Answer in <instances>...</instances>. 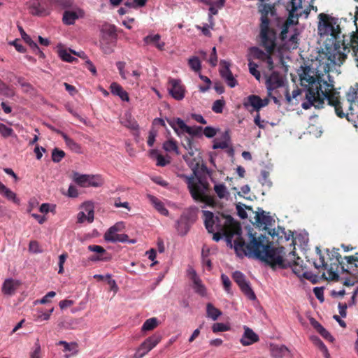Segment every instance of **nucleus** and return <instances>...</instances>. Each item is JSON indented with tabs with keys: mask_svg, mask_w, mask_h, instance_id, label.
Here are the masks:
<instances>
[{
	"mask_svg": "<svg viewBox=\"0 0 358 358\" xmlns=\"http://www.w3.org/2000/svg\"><path fill=\"white\" fill-rule=\"evenodd\" d=\"M250 52L255 59L260 60H264L268 54V52H264L258 47H252L250 48Z\"/></svg>",
	"mask_w": 358,
	"mask_h": 358,
	"instance_id": "e433bc0d",
	"label": "nucleus"
},
{
	"mask_svg": "<svg viewBox=\"0 0 358 358\" xmlns=\"http://www.w3.org/2000/svg\"><path fill=\"white\" fill-rule=\"evenodd\" d=\"M150 201L153 204L155 209L163 215H168L169 210L164 207V203L157 197L150 196Z\"/></svg>",
	"mask_w": 358,
	"mask_h": 358,
	"instance_id": "cd10ccee",
	"label": "nucleus"
},
{
	"mask_svg": "<svg viewBox=\"0 0 358 358\" xmlns=\"http://www.w3.org/2000/svg\"><path fill=\"white\" fill-rule=\"evenodd\" d=\"M221 280L224 286V289L229 293L230 292V288L231 282L227 275L225 274H222L221 275Z\"/></svg>",
	"mask_w": 358,
	"mask_h": 358,
	"instance_id": "680f3d73",
	"label": "nucleus"
},
{
	"mask_svg": "<svg viewBox=\"0 0 358 358\" xmlns=\"http://www.w3.org/2000/svg\"><path fill=\"white\" fill-rule=\"evenodd\" d=\"M13 132V130L7 127L6 124L3 123H0V133L4 137H8L12 135Z\"/></svg>",
	"mask_w": 358,
	"mask_h": 358,
	"instance_id": "4d7b16f0",
	"label": "nucleus"
},
{
	"mask_svg": "<svg viewBox=\"0 0 358 358\" xmlns=\"http://www.w3.org/2000/svg\"><path fill=\"white\" fill-rule=\"evenodd\" d=\"M344 259L347 261L346 265L349 266L348 270L358 268V252L354 255L345 256ZM348 273H350V271Z\"/></svg>",
	"mask_w": 358,
	"mask_h": 358,
	"instance_id": "72a5a7b5",
	"label": "nucleus"
},
{
	"mask_svg": "<svg viewBox=\"0 0 358 358\" xmlns=\"http://www.w3.org/2000/svg\"><path fill=\"white\" fill-rule=\"evenodd\" d=\"M313 292L316 296V298L321 302H323L324 299V290L322 287H315L313 289Z\"/></svg>",
	"mask_w": 358,
	"mask_h": 358,
	"instance_id": "338daca9",
	"label": "nucleus"
},
{
	"mask_svg": "<svg viewBox=\"0 0 358 358\" xmlns=\"http://www.w3.org/2000/svg\"><path fill=\"white\" fill-rule=\"evenodd\" d=\"M57 134H60L64 140L66 145L73 152L76 153H81V147L74 140L69 138L65 133L59 130H55Z\"/></svg>",
	"mask_w": 358,
	"mask_h": 358,
	"instance_id": "b1692460",
	"label": "nucleus"
},
{
	"mask_svg": "<svg viewBox=\"0 0 358 358\" xmlns=\"http://www.w3.org/2000/svg\"><path fill=\"white\" fill-rule=\"evenodd\" d=\"M202 1L207 5H213L219 8H222L225 3V0H203Z\"/></svg>",
	"mask_w": 358,
	"mask_h": 358,
	"instance_id": "e2e57ef3",
	"label": "nucleus"
},
{
	"mask_svg": "<svg viewBox=\"0 0 358 358\" xmlns=\"http://www.w3.org/2000/svg\"><path fill=\"white\" fill-rule=\"evenodd\" d=\"M256 222L260 224L267 225L270 222V217L266 215L264 213H257L255 216Z\"/></svg>",
	"mask_w": 358,
	"mask_h": 358,
	"instance_id": "8fccbe9b",
	"label": "nucleus"
},
{
	"mask_svg": "<svg viewBox=\"0 0 358 358\" xmlns=\"http://www.w3.org/2000/svg\"><path fill=\"white\" fill-rule=\"evenodd\" d=\"M214 191L220 199L227 198L229 196L227 189L226 186L222 183L215 185Z\"/></svg>",
	"mask_w": 358,
	"mask_h": 358,
	"instance_id": "2f4dec72",
	"label": "nucleus"
},
{
	"mask_svg": "<svg viewBox=\"0 0 358 358\" xmlns=\"http://www.w3.org/2000/svg\"><path fill=\"white\" fill-rule=\"evenodd\" d=\"M225 105V101L223 99H218L214 101L212 110L216 113H221L223 111V108Z\"/></svg>",
	"mask_w": 358,
	"mask_h": 358,
	"instance_id": "a18cd8bd",
	"label": "nucleus"
},
{
	"mask_svg": "<svg viewBox=\"0 0 358 358\" xmlns=\"http://www.w3.org/2000/svg\"><path fill=\"white\" fill-rule=\"evenodd\" d=\"M85 210L87 213V220L91 223L94 220V207L91 203L87 202L83 204Z\"/></svg>",
	"mask_w": 358,
	"mask_h": 358,
	"instance_id": "ea45409f",
	"label": "nucleus"
},
{
	"mask_svg": "<svg viewBox=\"0 0 358 358\" xmlns=\"http://www.w3.org/2000/svg\"><path fill=\"white\" fill-rule=\"evenodd\" d=\"M176 228L180 236L185 235L189 229L187 222L183 219L177 221Z\"/></svg>",
	"mask_w": 358,
	"mask_h": 358,
	"instance_id": "7c9ffc66",
	"label": "nucleus"
},
{
	"mask_svg": "<svg viewBox=\"0 0 358 358\" xmlns=\"http://www.w3.org/2000/svg\"><path fill=\"white\" fill-rule=\"evenodd\" d=\"M163 148L166 152H176V153H178L177 143L173 139H169L165 141L163 144Z\"/></svg>",
	"mask_w": 358,
	"mask_h": 358,
	"instance_id": "4c0bfd02",
	"label": "nucleus"
},
{
	"mask_svg": "<svg viewBox=\"0 0 358 358\" xmlns=\"http://www.w3.org/2000/svg\"><path fill=\"white\" fill-rule=\"evenodd\" d=\"M59 55L63 61L67 62H73L76 59L66 50H60L59 51Z\"/></svg>",
	"mask_w": 358,
	"mask_h": 358,
	"instance_id": "49530a36",
	"label": "nucleus"
},
{
	"mask_svg": "<svg viewBox=\"0 0 358 358\" xmlns=\"http://www.w3.org/2000/svg\"><path fill=\"white\" fill-rule=\"evenodd\" d=\"M122 124L124 127L131 130L137 131L139 128L137 122L131 117L127 118L124 122H122Z\"/></svg>",
	"mask_w": 358,
	"mask_h": 358,
	"instance_id": "79ce46f5",
	"label": "nucleus"
},
{
	"mask_svg": "<svg viewBox=\"0 0 358 358\" xmlns=\"http://www.w3.org/2000/svg\"><path fill=\"white\" fill-rule=\"evenodd\" d=\"M0 94L6 96H13V92L10 90L9 87L4 83L1 79H0Z\"/></svg>",
	"mask_w": 358,
	"mask_h": 358,
	"instance_id": "09e8293b",
	"label": "nucleus"
},
{
	"mask_svg": "<svg viewBox=\"0 0 358 358\" xmlns=\"http://www.w3.org/2000/svg\"><path fill=\"white\" fill-rule=\"evenodd\" d=\"M65 152L63 150L55 148L52 152V159L54 162H59L64 157Z\"/></svg>",
	"mask_w": 358,
	"mask_h": 358,
	"instance_id": "c03bdc74",
	"label": "nucleus"
},
{
	"mask_svg": "<svg viewBox=\"0 0 358 358\" xmlns=\"http://www.w3.org/2000/svg\"><path fill=\"white\" fill-rule=\"evenodd\" d=\"M259 341L258 335L250 328L244 327V334L240 340L243 346H248Z\"/></svg>",
	"mask_w": 358,
	"mask_h": 358,
	"instance_id": "412c9836",
	"label": "nucleus"
},
{
	"mask_svg": "<svg viewBox=\"0 0 358 358\" xmlns=\"http://www.w3.org/2000/svg\"><path fill=\"white\" fill-rule=\"evenodd\" d=\"M323 74L311 66L302 67V73H299L301 85L306 88V97L307 102L302 103L304 109L311 106L317 108H322L324 100L329 106H334L336 115L340 118L348 117L342 108L339 93L334 90V85L327 83L322 77Z\"/></svg>",
	"mask_w": 358,
	"mask_h": 358,
	"instance_id": "f03ea898",
	"label": "nucleus"
},
{
	"mask_svg": "<svg viewBox=\"0 0 358 358\" xmlns=\"http://www.w3.org/2000/svg\"><path fill=\"white\" fill-rule=\"evenodd\" d=\"M288 353V349L285 345L271 346V357L273 358H282Z\"/></svg>",
	"mask_w": 358,
	"mask_h": 358,
	"instance_id": "a878e982",
	"label": "nucleus"
},
{
	"mask_svg": "<svg viewBox=\"0 0 358 358\" xmlns=\"http://www.w3.org/2000/svg\"><path fill=\"white\" fill-rule=\"evenodd\" d=\"M148 0H133L124 2V6L127 8H138L145 6Z\"/></svg>",
	"mask_w": 358,
	"mask_h": 358,
	"instance_id": "58836bf2",
	"label": "nucleus"
},
{
	"mask_svg": "<svg viewBox=\"0 0 358 358\" xmlns=\"http://www.w3.org/2000/svg\"><path fill=\"white\" fill-rule=\"evenodd\" d=\"M15 78L17 79L18 84L24 88V92H29L34 90L33 86L29 83L27 82L23 77L15 76Z\"/></svg>",
	"mask_w": 358,
	"mask_h": 358,
	"instance_id": "37998d69",
	"label": "nucleus"
},
{
	"mask_svg": "<svg viewBox=\"0 0 358 358\" xmlns=\"http://www.w3.org/2000/svg\"><path fill=\"white\" fill-rule=\"evenodd\" d=\"M83 15V12L80 9L78 10H65L63 13L62 21L64 24L71 25Z\"/></svg>",
	"mask_w": 358,
	"mask_h": 358,
	"instance_id": "4be33fe9",
	"label": "nucleus"
},
{
	"mask_svg": "<svg viewBox=\"0 0 358 358\" xmlns=\"http://www.w3.org/2000/svg\"><path fill=\"white\" fill-rule=\"evenodd\" d=\"M152 155L156 154L157 155V165L159 166H165L168 164L170 163V161L168 159H166L165 157L160 155L157 154V150H152L151 152Z\"/></svg>",
	"mask_w": 358,
	"mask_h": 358,
	"instance_id": "de8ad7c7",
	"label": "nucleus"
},
{
	"mask_svg": "<svg viewBox=\"0 0 358 358\" xmlns=\"http://www.w3.org/2000/svg\"><path fill=\"white\" fill-rule=\"evenodd\" d=\"M289 24L290 22H289L288 20L282 24V30L280 34V38L282 41H285L287 37V34L288 33Z\"/></svg>",
	"mask_w": 358,
	"mask_h": 358,
	"instance_id": "bf43d9fd",
	"label": "nucleus"
},
{
	"mask_svg": "<svg viewBox=\"0 0 358 358\" xmlns=\"http://www.w3.org/2000/svg\"><path fill=\"white\" fill-rule=\"evenodd\" d=\"M55 208V205H50L49 203H43L40 206V212L42 213H48L50 211H53Z\"/></svg>",
	"mask_w": 358,
	"mask_h": 358,
	"instance_id": "69168bd1",
	"label": "nucleus"
},
{
	"mask_svg": "<svg viewBox=\"0 0 358 358\" xmlns=\"http://www.w3.org/2000/svg\"><path fill=\"white\" fill-rule=\"evenodd\" d=\"M58 345H62L64 347V352H71V355H75L78 352V345L76 342L67 343L64 341H60L57 343Z\"/></svg>",
	"mask_w": 358,
	"mask_h": 358,
	"instance_id": "bb28decb",
	"label": "nucleus"
},
{
	"mask_svg": "<svg viewBox=\"0 0 358 358\" xmlns=\"http://www.w3.org/2000/svg\"><path fill=\"white\" fill-rule=\"evenodd\" d=\"M34 348V350L31 353L30 358H41V346L38 341L35 343Z\"/></svg>",
	"mask_w": 358,
	"mask_h": 358,
	"instance_id": "774afa93",
	"label": "nucleus"
},
{
	"mask_svg": "<svg viewBox=\"0 0 358 358\" xmlns=\"http://www.w3.org/2000/svg\"><path fill=\"white\" fill-rule=\"evenodd\" d=\"M204 224L208 232L213 234V239L218 242L222 236L226 241L231 243L235 235L237 236L234 241L241 236V227L237 221L229 215L218 213L215 216L208 210L203 211Z\"/></svg>",
	"mask_w": 358,
	"mask_h": 358,
	"instance_id": "7ed1b4c3",
	"label": "nucleus"
},
{
	"mask_svg": "<svg viewBox=\"0 0 358 358\" xmlns=\"http://www.w3.org/2000/svg\"><path fill=\"white\" fill-rule=\"evenodd\" d=\"M166 121L178 136L190 131V127L187 126L185 122L179 117L166 119Z\"/></svg>",
	"mask_w": 358,
	"mask_h": 358,
	"instance_id": "6ab92c4d",
	"label": "nucleus"
},
{
	"mask_svg": "<svg viewBox=\"0 0 358 358\" xmlns=\"http://www.w3.org/2000/svg\"><path fill=\"white\" fill-rule=\"evenodd\" d=\"M233 280L239 286L242 292L250 300H255L256 296L252 289L249 282L245 280V276L241 271H235L232 275Z\"/></svg>",
	"mask_w": 358,
	"mask_h": 358,
	"instance_id": "ddd939ff",
	"label": "nucleus"
},
{
	"mask_svg": "<svg viewBox=\"0 0 358 358\" xmlns=\"http://www.w3.org/2000/svg\"><path fill=\"white\" fill-rule=\"evenodd\" d=\"M158 325V321L156 317H152L150 319H148L145 321L143 323L141 331H151L155 329Z\"/></svg>",
	"mask_w": 358,
	"mask_h": 358,
	"instance_id": "473e14b6",
	"label": "nucleus"
},
{
	"mask_svg": "<svg viewBox=\"0 0 358 358\" xmlns=\"http://www.w3.org/2000/svg\"><path fill=\"white\" fill-rule=\"evenodd\" d=\"M300 94H301V90L299 88H297L292 91V96H291L289 93V90L287 89L285 90V98H286L287 103H289L292 101V99L297 97Z\"/></svg>",
	"mask_w": 358,
	"mask_h": 358,
	"instance_id": "052dcab7",
	"label": "nucleus"
},
{
	"mask_svg": "<svg viewBox=\"0 0 358 358\" xmlns=\"http://www.w3.org/2000/svg\"><path fill=\"white\" fill-rule=\"evenodd\" d=\"M310 324L320 334H322L323 332L326 330V329H324V327L315 319L310 320Z\"/></svg>",
	"mask_w": 358,
	"mask_h": 358,
	"instance_id": "0e129e2a",
	"label": "nucleus"
},
{
	"mask_svg": "<svg viewBox=\"0 0 358 358\" xmlns=\"http://www.w3.org/2000/svg\"><path fill=\"white\" fill-rule=\"evenodd\" d=\"M230 329L229 326L224 323H215L212 327V330L214 333L226 331Z\"/></svg>",
	"mask_w": 358,
	"mask_h": 358,
	"instance_id": "603ef678",
	"label": "nucleus"
},
{
	"mask_svg": "<svg viewBox=\"0 0 358 358\" xmlns=\"http://www.w3.org/2000/svg\"><path fill=\"white\" fill-rule=\"evenodd\" d=\"M206 313L213 320H216L222 315V312L210 303L206 306Z\"/></svg>",
	"mask_w": 358,
	"mask_h": 358,
	"instance_id": "c85d7f7f",
	"label": "nucleus"
},
{
	"mask_svg": "<svg viewBox=\"0 0 358 358\" xmlns=\"http://www.w3.org/2000/svg\"><path fill=\"white\" fill-rule=\"evenodd\" d=\"M268 11L261 16L259 39L260 45L265 51L274 52L277 46V31L274 28L269 26Z\"/></svg>",
	"mask_w": 358,
	"mask_h": 358,
	"instance_id": "0eeeda50",
	"label": "nucleus"
},
{
	"mask_svg": "<svg viewBox=\"0 0 358 358\" xmlns=\"http://www.w3.org/2000/svg\"><path fill=\"white\" fill-rule=\"evenodd\" d=\"M87 249L91 252H96V255L99 256H108L107 252L102 246L97 245H90L87 247Z\"/></svg>",
	"mask_w": 358,
	"mask_h": 358,
	"instance_id": "a19ab883",
	"label": "nucleus"
},
{
	"mask_svg": "<svg viewBox=\"0 0 358 358\" xmlns=\"http://www.w3.org/2000/svg\"><path fill=\"white\" fill-rule=\"evenodd\" d=\"M122 226V222H118L110 227L104 234V239L108 242L116 243L121 242L125 243L129 242L130 243H135L136 241L135 239H129V236L125 234H117V231L120 230Z\"/></svg>",
	"mask_w": 358,
	"mask_h": 358,
	"instance_id": "9b49d317",
	"label": "nucleus"
},
{
	"mask_svg": "<svg viewBox=\"0 0 358 358\" xmlns=\"http://www.w3.org/2000/svg\"><path fill=\"white\" fill-rule=\"evenodd\" d=\"M72 178L78 185L83 187H101L103 183L102 178L99 176L80 174L78 172H73Z\"/></svg>",
	"mask_w": 358,
	"mask_h": 358,
	"instance_id": "9d476101",
	"label": "nucleus"
},
{
	"mask_svg": "<svg viewBox=\"0 0 358 358\" xmlns=\"http://www.w3.org/2000/svg\"><path fill=\"white\" fill-rule=\"evenodd\" d=\"M338 249L334 248L329 255V250L327 249V252L329 256V259L331 261L335 259V262L331 263L328 268V264L324 260V257L322 254V251L319 247H316V252L319 256L318 261L314 262V266L316 268L327 269L329 279L334 280H338L339 275L338 274V268L341 267L343 271L348 272L349 266L343 262L344 258L338 252Z\"/></svg>",
	"mask_w": 358,
	"mask_h": 358,
	"instance_id": "39448f33",
	"label": "nucleus"
},
{
	"mask_svg": "<svg viewBox=\"0 0 358 358\" xmlns=\"http://www.w3.org/2000/svg\"><path fill=\"white\" fill-rule=\"evenodd\" d=\"M161 341V336L153 335L146 338L138 348L134 355V358H142L153 349Z\"/></svg>",
	"mask_w": 358,
	"mask_h": 358,
	"instance_id": "f8f14e48",
	"label": "nucleus"
},
{
	"mask_svg": "<svg viewBox=\"0 0 358 358\" xmlns=\"http://www.w3.org/2000/svg\"><path fill=\"white\" fill-rule=\"evenodd\" d=\"M3 195L7 199L12 201L15 203H20V199L17 197L16 194L11 191L10 189H8Z\"/></svg>",
	"mask_w": 358,
	"mask_h": 358,
	"instance_id": "5fc2aeb1",
	"label": "nucleus"
},
{
	"mask_svg": "<svg viewBox=\"0 0 358 358\" xmlns=\"http://www.w3.org/2000/svg\"><path fill=\"white\" fill-rule=\"evenodd\" d=\"M223 137H224V140L222 141H214V143L213 145V149H219V148L225 149L229 147L228 141L229 140V135L228 131L224 132Z\"/></svg>",
	"mask_w": 358,
	"mask_h": 358,
	"instance_id": "f704fd0d",
	"label": "nucleus"
},
{
	"mask_svg": "<svg viewBox=\"0 0 358 358\" xmlns=\"http://www.w3.org/2000/svg\"><path fill=\"white\" fill-rule=\"evenodd\" d=\"M208 254L209 250H207L206 252H205L203 250H202V263L210 271L212 268V262L211 260L208 258Z\"/></svg>",
	"mask_w": 358,
	"mask_h": 358,
	"instance_id": "864d4df0",
	"label": "nucleus"
},
{
	"mask_svg": "<svg viewBox=\"0 0 358 358\" xmlns=\"http://www.w3.org/2000/svg\"><path fill=\"white\" fill-rule=\"evenodd\" d=\"M220 66V76L222 78L225 80L228 86H229L230 87H234L236 85H237V80L234 77L232 72L229 69L230 63L225 60H221Z\"/></svg>",
	"mask_w": 358,
	"mask_h": 358,
	"instance_id": "4468645a",
	"label": "nucleus"
},
{
	"mask_svg": "<svg viewBox=\"0 0 358 358\" xmlns=\"http://www.w3.org/2000/svg\"><path fill=\"white\" fill-rule=\"evenodd\" d=\"M268 103V100L267 99H262L260 96L257 95H250L248 96L243 102V106L245 108L248 109L250 106L252 107L253 110L257 111V113L259 110Z\"/></svg>",
	"mask_w": 358,
	"mask_h": 358,
	"instance_id": "2eb2a0df",
	"label": "nucleus"
},
{
	"mask_svg": "<svg viewBox=\"0 0 358 358\" xmlns=\"http://www.w3.org/2000/svg\"><path fill=\"white\" fill-rule=\"evenodd\" d=\"M247 229L248 243L243 237L238 238L234 242V249L238 255L241 253L249 257H255L274 268L278 266L285 268L290 267L298 276L304 275L303 260L296 256L292 251L289 259H284L280 253L284 248H274L270 245L266 237L262 234L257 236V233L251 227Z\"/></svg>",
	"mask_w": 358,
	"mask_h": 358,
	"instance_id": "f257e3e1",
	"label": "nucleus"
},
{
	"mask_svg": "<svg viewBox=\"0 0 358 358\" xmlns=\"http://www.w3.org/2000/svg\"><path fill=\"white\" fill-rule=\"evenodd\" d=\"M261 177L260 182L263 185H271V182L268 180L269 172L265 170L261 171Z\"/></svg>",
	"mask_w": 358,
	"mask_h": 358,
	"instance_id": "6e6d98bb",
	"label": "nucleus"
},
{
	"mask_svg": "<svg viewBox=\"0 0 358 358\" xmlns=\"http://www.w3.org/2000/svg\"><path fill=\"white\" fill-rule=\"evenodd\" d=\"M144 45H152L160 51L164 50L165 43L161 41L159 34H149L143 38Z\"/></svg>",
	"mask_w": 358,
	"mask_h": 358,
	"instance_id": "aec40b11",
	"label": "nucleus"
},
{
	"mask_svg": "<svg viewBox=\"0 0 358 358\" xmlns=\"http://www.w3.org/2000/svg\"><path fill=\"white\" fill-rule=\"evenodd\" d=\"M350 46L355 54H358V36L352 35L350 38ZM348 101L352 103L358 101V84L355 87H351L347 94Z\"/></svg>",
	"mask_w": 358,
	"mask_h": 358,
	"instance_id": "a211bd4d",
	"label": "nucleus"
},
{
	"mask_svg": "<svg viewBox=\"0 0 358 358\" xmlns=\"http://www.w3.org/2000/svg\"><path fill=\"white\" fill-rule=\"evenodd\" d=\"M250 73L258 80H260L261 74L260 72L257 69V65L252 62L248 64Z\"/></svg>",
	"mask_w": 358,
	"mask_h": 358,
	"instance_id": "3c124183",
	"label": "nucleus"
},
{
	"mask_svg": "<svg viewBox=\"0 0 358 358\" xmlns=\"http://www.w3.org/2000/svg\"><path fill=\"white\" fill-rule=\"evenodd\" d=\"M110 92L115 96H118L122 101H129V97L128 93L124 90L123 87L118 83L114 82L110 86Z\"/></svg>",
	"mask_w": 358,
	"mask_h": 358,
	"instance_id": "5701e85b",
	"label": "nucleus"
},
{
	"mask_svg": "<svg viewBox=\"0 0 358 358\" xmlns=\"http://www.w3.org/2000/svg\"><path fill=\"white\" fill-rule=\"evenodd\" d=\"M188 64L192 70L199 72L201 69V63L197 57H192L188 59Z\"/></svg>",
	"mask_w": 358,
	"mask_h": 358,
	"instance_id": "c9c22d12",
	"label": "nucleus"
},
{
	"mask_svg": "<svg viewBox=\"0 0 358 358\" xmlns=\"http://www.w3.org/2000/svg\"><path fill=\"white\" fill-rule=\"evenodd\" d=\"M19 286L17 281L13 279H7L4 281L2 286V292L6 295H13Z\"/></svg>",
	"mask_w": 358,
	"mask_h": 358,
	"instance_id": "393cba45",
	"label": "nucleus"
},
{
	"mask_svg": "<svg viewBox=\"0 0 358 358\" xmlns=\"http://www.w3.org/2000/svg\"><path fill=\"white\" fill-rule=\"evenodd\" d=\"M283 85V80L280 73L276 71L266 77V86L268 91V95L271 96L272 92Z\"/></svg>",
	"mask_w": 358,
	"mask_h": 358,
	"instance_id": "f3484780",
	"label": "nucleus"
},
{
	"mask_svg": "<svg viewBox=\"0 0 358 358\" xmlns=\"http://www.w3.org/2000/svg\"><path fill=\"white\" fill-rule=\"evenodd\" d=\"M189 193L196 201L203 203L210 206L216 205L215 197L210 195V184L201 177L196 176V171L190 176H185Z\"/></svg>",
	"mask_w": 358,
	"mask_h": 358,
	"instance_id": "20e7f679",
	"label": "nucleus"
},
{
	"mask_svg": "<svg viewBox=\"0 0 358 358\" xmlns=\"http://www.w3.org/2000/svg\"><path fill=\"white\" fill-rule=\"evenodd\" d=\"M192 280L194 285V288L196 292L203 296L206 294L205 287L202 285L201 280L199 278L194 271L192 275Z\"/></svg>",
	"mask_w": 358,
	"mask_h": 358,
	"instance_id": "c756f323",
	"label": "nucleus"
},
{
	"mask_svg": "<svg viewBox=\"0 0 358 358\" xmlns=\"http://www.w3.org/2000/svg\"><path fill=\"white\" fill-rule=\"evenodd\" d=\"M117 36L116 27L114 24H105L102 26L99 43L105 54H110L113 52L112 46L115 45Z\"/></svg>",
	"mask_w": 358,
	"mask_h": 358,
	"instance_id": "6e6552de",
	"label": "nucleus"
},
{
	"mask_svg": "<svg viewBox=\"0 0 358 358\" xmlns=\"http://www.w3.org/2000/svg\"><path fill=\"white\" fill-rule=\"evenodd\" d=\"M157 135V131L155 129H151L149 131V135L147 141L148 145L152 147L155 141V138Z\"/></svg>",
	"mask_w": 358,
	"mask_h": 358,
	"instance_id": "13d9d810",
	"label": "nucleus"
},
{
	"mask_svg": "<svg viewBox=\"0 0 358 358\" xmlns=\"http://www.w3.org/2000/svg\"><path fill=\"white\" fill-rule=\"evenodd\" d=\"M320 20L317 29L320 35H331L334 38L338 37L341 29L338 25L335 27L336 22L334 17L325 13L318 15Z\"/></svg>",
	"mask_w": 358,
	"mask_h": 358,
	"instance_id": "1a4fd4ad",
	"label": "nucleus"
},
{
	"mask_svg": "<svg viewBox=\"0 0 358 358\" xmlns=\"http://www.w3.org/2000/svg\"><path fill=\"white\" fill-rule=\"evenodd\" d=\"M169 92L170 94L176 100H182L185 97V90L181 84L180 80L171 78L169 80Z\"/></svg>",
	"mask_w": 358,
	"mask_h": 358,
	"instance_id": "dca6fc26",
	"label": "nucleus"
},
{
	"mask_svg": "<svg viewBox=\"0 0 358 358\" xmlns=\"http://www.w3.org/2000/svg\"><path fill=\"white\" fill-rule=\"evenodd\" d=\"M73 0H30L27 3L28 10L34 16H47L52 8L66 9L72 6Z\"/></svg>",
	"mask_w": 358,
	"mask_h": 358,
	"instance_id": "423d86ee",
	"label": "nucleus"
}]
</instances>
